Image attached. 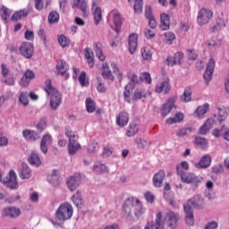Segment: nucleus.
Masks as SVG:
<instances>
[{
  "label": "nucleus",
  "instance_id": "obj_20",
  "mask_svg": "<svg viewBox=\"0 0 229 229\" xmlns=\"http://www.w3.org/2000/svg\"><path fill=\"white\" fill-rule=\"evenodd\" d=\"M216 121L213 118L208 119L202 126L199 129V135H207V132L214 128Z\"/></svg>",
  "mask_w": 229,
  "mask_h": 229
},
{
  "label": "nucleus",
  "instance_id": "obj_33",
  "mask_svg": "<svg viewBox=\"0 0 229 229\" xmlns=\"http://www.w3.org/2000/svg\"><path fill=\"white\" fill-rule=\"evenodd\" d=\"M28 15H30L29 9L20 10L13 14L11 20L14 21H21L22 17H28Z\"/></svg>",
  "mask_w": 229,
  "mask_h": 229
},
{
  "label": "nucleus",
  "instance_id": "obj_6",
  "mask_svg": "<svg viewBox=\"0 0 229 229\" xmlns=\"http://www.w3.org/2000/svg\"><path fill=\"white\" fill-rule=\"evenodd\" d=\"M177 174L181 176L183 183H199L201 180L193 173L180 172V166H177Z\"/></svg>",
  "mask_w": 229,
  "mask_h": 229
},
{
  "label": "nucleus",
  "instance_id": "obj_23",
  "mask_svg": "<svg viewBox=\"0 0 229 229\" xmlns=\"http://www.w3.org/2000/svg\"><path fill=\"white\" fill-rule=\"evenodd\" d=\"M210 164H212V157L207 154L200 158L199 164L196 165V167L198 169H207L208 167H210Z\"/></svg>",
  "mask_w": 229,
  "mask_h": 229
},
{
  "label": "nucleus",
  "instance_id": "obj_25",
  "mask_svg": "<svg viewBox=\"0 0 229 229\" xmlns=\"http://www.w3.org/2000/svg\"><path fill=\"white\" fill-rule=\"evenodd\" d=\"M80 149H81V145H80V143L78 142V139L70 140L68 143V153L70 155H75L76 153H78V151H80Z\"/></svg>",
  "mask_w": 229,
  "mask_h": 229
},
{
  "label": "nucleus",
  "instance_id": "obj_54",
  "mask_svg": "<svg viewBox=\"0 0 229 229\" xmlns=\"http://www.w3.org/2000/svg\"><path fill=\"white\" fill-rule=\"evenodd\" d=\"M191 133H192V129L188 127L177 131L176 135L177 137H185L187 135H191Z\"/></svg>",
  "mask_w": 229,
  "mask_h": 229
},
{
  "label": "nucleus",
  "instance_id": "obj_57",
  "mask_svg": "<svg viewBox=\"0 0 229 229\" xmlns=\"http://www.w3.org/2000/svg\"><path fill=\"white\" fill-rule=\"evenodd\" d=\"M47 126V118H41L37 124V129L39 130V131H42L43 130H46V127Z\"/></svg>",
  "mask_w": 229,
  "mask_h": 229
},
{
  "label": "nucleus",
  "instance_id": "obj_10",
  "mask_svg": "<svg viewBox=\"0 0 229 229\" xmlns=\"http://www.w3.org/2000/svg\"><path fill=\"white\" fill-rule=\"evenodd\" d=\"M215 67H216V61H214V59H209L206 71L203 74V78L206 81V85H208V83H210V81H212V75L214 74Z\"/></svg>",
  "mask_w": 229,
  "mask_h": 229
},
{
  "label": "nucleus",
  "instance_id": "obj_18",
  "mask_svg": "<svg viewBox=\"0 0 229 229\" xmlns=\"http://www.w3.org/2000/svg\"><path fill=\"white\" fill-rule=\"evenodd\" d=\"M72 8L73 10H80L82 12L83 15H87V1L86 0H73L72 4Z\"/></svg>",
  "mask_w": 229,
  "mask_h": 229
},
{
  "label": "nucleus",
  "instance_id": "obj_17",
  "mask_svg": "<svg viewBox=\"0 0 229 229\" xmlns=\"http://www.w3.org/2000/svg\"><path fill=\"white\" fill-rule=\"evenodd\" d=\"M56 71L57 74L60 76H64V78H69V73H67V71H69V64H67V62L64 60H59L57 61L56 64Z\"/></svg>",
  "mask_w": 229,
  "mask_h": 229
},
{
  "label": "nucleus",
  "instance_id": "obj_28",
  "mask_svg": "<svg viewBox=\"0 0 229 229\" xmlns=\"http://www.w3.org/2000/svg\"><path fill=\"white\" fill-rule=\"evenodd\" d=\"M22 135L26 140H30V142H35V140L40 139V136L31 130H24Z\"/></svg>",
  "mask_w": 229,
  "mask_h": 229
},
{
  "label": "nucleus",
  "instance_id": "obj_64",
  "mask_svg": "<svg viewBox=\"0 0 229 229\" xmlns=\"http://www.w3.org/2000/svg\"><path fill=\"white\" fill-rule=\"evenodd\" d=\"M205 229H217V222H216V221L209 222L205 226Z\"/></svg>",
  "mask_w": 229,
  "mask_h": 229
},
{
  "label": "nucleus",
  "instance_id": "obj_1",
  "mask_svg": "<svg viewBox=\"0 0 229 229\" xmlns=\"http://www.w3.org/2000/svg\"><path fill=\"white\" fill-rule=\"evenodd\" d=\"M123 212L127 217L131 216L133 213L136 217H140L144 214V207L139 199L131 198L124 202Z\"/></svg>",
  "mask_w": 229,
  "mask_h": 229
},
{
  "label": "nucleus",
  "instance_id": "obj_52",
  "mask_svg": "<svg viewBox=\"0 0 229 229\" xmlns=\"http://www.w3.org/2000/svg\"><path fill=\"white\" fill-rule=\"evenodd\" d=\"M19 101L23 106L30 105V99L28 98V92H21L19 96Z\"/></svg>",
  "mask_w": 229,
  "mask_h": 229
},
{
  "label": "nucleus",
  "instance_id": "obj_40",
  "mask_svg": "<svg viewBox=\"0 0 229 229\" xmlns=\"http://www.w3.org/2000/svg\"><path fill=\"white\" fill-rule=\"evenodd\" d=\"M164 42L165 44H167L168 46H171L174 40H176V35L171 31L165 32L164 34Z\"/></svg>",
  "mask_w": 229,
  "mask_h": 229
},
{
  "label": "nucleus",
  "instance_id": "obj_38",
  "mask_svg": "<svg viewBox=\"0 0 229 229\" xmlns=\"http://www.w3.org/2000/svg\"><path fill=\"white\" fill-rule=\"evenodd\" d=\"M223 28H226V21L225 20L218 18L216 20V25L211 29L212 33H217V31H221Z\"/></svg>",
  "mask_w": 229,
  "mask_h": 229
},
{
  "label": "nucleus",
  "instance_id": "obj_61",
  "mask_svg": "<svg viewBox=\"0 0 229 229\" xmlns=\"http://www.w3.org/2000/svg\"><path fill=\"white\" fill-rule=\"evenodd\" d=\"M144 198L148 203H153L155 201V195L150 191L145 192Z\"/></svg>",
  "mask_w": 229,
  "mask_h": 229
},
{
  "label": "nucleus",
  "instance_id": "obj_32",
  "mask_svg": "<svg viewBox=\"0 0 229 229\" xmlns=\"http://www.w3.org/2000/svg\"><path fill=\"white\" fill-rule=\"evenodd\" d=\"M140 55L142 60L145 62H150V60L153 58V52H151V49H149L148 47H141Z\"/></svg>",
  "mask_w": 229,
  "mask_h": 229
},
{
  "label": "nucleus",
  "instance_id": "obj_47",
  "mask_svg": "<svg viewBox=\"0 0 229 229\" xmlns=\"http://www.w3.org/2000/svg\"><path fill=\"white\" fill-rule=\"evenodd\" d=\"M86 108L89 114H92L96 110V103L91 98H86Z\"/></svg>",
  "mask_w": 229,
  "mask_h": 229
},
{
  "label": "nucleus",
  "instance_id": "obj_56",
  "mask_svg": "<svg viewBox=\"0 0 229 229\" xmlns=\"http://www.w3.org/2000/svg\"><path fill=\"white\" fill-rule=\"evenodd\" d=\"M99 149V146L98 142L91 141L88 146V151L89 153H96Z\"/></svg>",
  "mask_w": 229,
  "mask_h": 229
},
{
  "label": "nucleus",
  "instance_id": "obj_5",
  "mask_svg": "<svg viewBox=\"0 0 229 229\" xmlns=\"http://www.w3.org/2000/svg\"><path fill=\"white\" fill-rule=\"evenodd\" d=\"M212 17H214V13H212V11L207 8H202L199 11L197 24H199V26H205V24L210 22Z\"/></svg>",
  "mask_w": 229,
  "mask_h": 229
},
{
  "label": "nucleus",
  "instance_id": "obj_3",
  "mask_svg": "<svg viewBox=\"0 0 229 229\" xmlns=\"http://www.w3.org/2000/svg\"><path fill=\"white\" fill-rule=\"evenodd\" d=\"M131 90H133L132 84H127L125 86V91L123 92V97L127 103H131L132 100L138 101V99H142L151 94L146 88L140 87L134 90L133 98H131Z\"/></svg>",
  "mask_w": 229,
  "mask_h": 229
},
{
  "label": "nucleus",
  "instance_id": "obj_24",
  "mask_svg": "<svg viewBox=\"0 0 229 229\" xmlns=\"http://www.w3.org/2000/svg\"><path fill=\"white\" fill-rule=\"evenodd\" d=\"M34 78H35V72H33L32 70H27L21 80V87H28L31 80H33Z\"/></svg>",
  "mask_w": 229,
  "mask_h": 229
},
{
  "label": "nucleus",
  "instance_id": "obj_60",
  "mask_svg": "<svg viewBox=\"0 0 229 229\" xmlns=\"http://www.w3.org/2000/svg\"><path fill=\"white\" fill-rule=\"evenodd\" d=\"M140 79L146 83H151V75L149 72H143L140 74Z\"/></svg>",
  "mask_w": 229,
  "mask_h": 229
},
{
  "label": "nucleus",
  "instance_id": "obj_63",
  "mask_svg": "<svg viewBox=\"0 0 229 229\" xmlns=\"http://www.w3.org/2000/svg\"><path fill=\"white\" fill-rule=\"evenodd\" d=\"M1 69H2V76L4 78H6V76L10 74V69H8V66L5 64H1Z\"/></svg>",
  "mask_w": 229,
  "mask_h": 229
},
{
  "label": "nucleus",
  "instance_id": "obj_42",
  "mask_svg": "<svg viewBox=\"0 0 229 229\" xmlns=\"http://www.w3.org/2000/svg\"><path fill=\"white\" fill-rule=\"evenodd\" d=\"M183 121V114L177 113L174 117L166 119V124H174L176 123H182Z\"/></svg>",
  "mask_w": 229,
  "mask_h": 229
},
{
  "label": "nucleus",
  "instance_id": "obj_16",
  "mask_svg": "<svg viewBox=\"0 0 229 229\" xmlns=\"http://www.w3.org/2000/svg\"><path fill=\"white\" fill-rule=\"evenodd\" d=\"M184 205H188L190 208H203L205 205V200L203 199V198H201V196L197 195L188 200V202Z\"/></svg>",
  "mask_w": 229,
  "mask_h": 229
},
{
  "label": "nucleus",
  "instance_id": "obj_15",
  "mask_svg": "<svg viewBox=\"0 0 229 229\" xmlns=\"http://www.w3.org/2000/svg\"><path fill=\"white\" fill-rule=\"evenodd\" d=\"M53 144V137L50 134H45L40 142V151L44 155H47L48 148Z\"/></svg>",
  "mask_w": 229,
  "mask_h": 229
},
{
  "label": "nucleus",
  "instance_id": "obj_41",
  "mask_svg": "<svg viewBox=\"0 0 229 229\" xmlns=\"http://www.w3.org/2000/svg\"><path fill=\"white\" fill-rule=\"evenodd\" d=\"M195 144L201 149H207V148H208V141H207V139L205 138L196 137Z\"/></svg>",
  "mask_w": 229,
  "mask_h": 229
},
{
  "label": "nucleus",
  "instance_id": "obj_45",
  "mask_svg": "<svg viewBox=\"0 0 229 229\" xmlns=\"http://www.w3.org/2000/svg\"><path fill=\"white\" fill-rule=\"evenodd\" d=\"M85 57L88 60V64L90 69L94 67V54L89 50V48H85Z\"/></svg>",
  "mask_w": 229,
  "mask_h": 229
},
{
  "label": "nucleus",
  "instance_id": "obj_51",
  "mask_svg": "<svg viewBox=\"0 0 229 229\" xmlns=\"http://www.w3.org/2000/svg\"><path fill=\"white\" fill-rule=\"evenodd\" d=\"M93 169L95 173H107L108 168H106V165L105 164L97 163L94 165Z\"/></svg>",
  "mask_w": 229,
  "mask_h": 229
},
{
  "label": "nucleus",
  "instance_id": "obj_50",
  "mask_svg": "<svg viewBox=\"0 0 229 229\" xmlns=\"http://www.w3.org/2000/svg\"><path fill=\"white\" fill-rule=\"evenodd\" d=\"M113 21L116 28V31H119V30H121V25L123 24V19H121V14L114 13L113 16Z\"/></svg>",
  "mask_w": 229,
  "mask_h": 229
},
{
  "label": "nucleus",
  "instance_id": "obj_43",
  "mask_svg": "<svg viewBox=\"0 0 229 229\" xmlns=\"http://www.w3.org/2000/svg\"><path fill=\"white\" fill-rule=\"evenodd\" d=\"M57 40L61 47H69V46H71V39L65 37V35L58 36Z\"/></svg>",
  "mask_w": 229,
  "mask_h": 229
},
{
  "label": "nucleus",
  "instance_id": "obj_29",
  "mask_svg": "<svg viewBox=\"0 0 229 229\" xmlns=\"http://www.w3.org/2000/svg\"><path fill=\"white\" fill-rule=\"evenodd\" d=\"M102 78H104V80L114 81V74H112V71L106 63L102 64Z\"/></svg>",
  "mask_w": 229,
  "mask_h": 229
},
{
  "label": "nucleus",
  "instance_id": "obj_34",
  "mask_svg": "<svg viewBox=\"0 0 229 229\" xmlns=\"http://www.w3.org/2000/svg\"><path fill=\"white\" fill-rule=\"evenodd\" d=\"M169 26H171V21L169 20V15L163 13L161 14V25L160 28L162 31H165L169 30Z\"/></svg>",
  "mask_w": 229,
  "mask_h": 229
},
{
  "label": "nucleus",
  "instance_id": "obj_12",
  "mask_svg": "<svg viewBox=\"0 0 229 229\" xmlns=\"http://www.w3.org/2000/svg\"><path fill=\"white\" fill-rule=\"evenodd\" d=\"M2 216L4 217H10L15 219L21 216V209L15 207H6L2 210Z\"/></svg>",
  "mask_w": 229,
  "mask_h": 229
},
{
  "label": "nucleus",
  "instance_id": "obj_7",
  "mask_svg": "<svg viewBox=\"0 0 229 229\" xmlns=\"http://www.w3.org/2000/svg\"><path fill=\"white\" fill-rule=\"evenodd\" d=\"M165 222L162 218V212H157L156 215V222H148L144 229H165Z\"/></svg>",
  "mask_w": 229,
  "mask_h": 229
},
{
  "label": "nucleus",
  "instance_id": "obj_27",
  "mask_svg": "<svg viewBox=\"0 0 229 229\" xmlns=\"http://www.w3.org/2000/svg\"><path fill=\"white\" fill-rule=\"evenodd\" d=\"M20 178H21V180H30V178H31V169L26 163L21 164Z\"/></svg>",
  "mask_w": 229,
  "mask_h": 229
},
{
  "label": "nucleus",
  "instance_id": "obj_46",
  "mask_svg": "<svg viewBox=\"0 0 229 229\" xmlns=\"http://www.w3.org/2000/svg\"><path fill=\"white\" fill-rule=\"evenodd\" d=\"M72 202L77 207H81L83 205V197H81V193L80 191H77L72 197Z\"/></svg>",
  "mask_w": 229,
  "mask_h": 229
},
{
  "label": "nucleus",
  "instance_id": "obj_31",
  "mask_svg": "<svg viewBox=\"0 0 229 229\" xmlns=\"http://www.w3.org/2000/svg\"><path fill=\"white\" fill-rule=\"evenodd\" d=\"M171 90V84H169V81H165L161 84H157L156 86V92L158 94H161V92H164V94H167Z\"/></svg>",
  "mask_w": 229,
  "mask_h": 229
},
{
  "label": "nucleus",
  "instance_id": "obj_48",
  "mask_svg": "<svg viewBox=\"0 0 229 229\" xmlns=\"http://www.w3.org/2000/svg\"><path fill=\"white\" fill-rule=\"evenodd\" d=\"M139 133V127L135 125L134 123H130V126L126 131L127 137H133L134 135H137Z\"/></svg>",
  "mask_w": 229,
  "mask_h": 229
},
{
  "label": "nucleus",
  "instance_id": "obj_55",
  "mask_svg": "<svg viewBox=\"0 0 229 229\" xmlns=\"http://www.w3.org/2000/svg\"><path fill=\"white\" fill-rule=\"evenodd\" d=\"M144 3L142 0H134V12L135 13H142Z\"/></svg>",
  "mask_w": 229,
  "mask_h": 229
},
{
  "label": "nucleus",
  "instance_id": "obj_9",
  "mask_svg": "<svg viewBox=\"0 0 229 229\" xmlns=\"http://www.w3.org/2000/svg\"><path fill=\"white\" fill-rule=\"evenodd\" d=\"M35 49L31 43L24 42L20 46L21 55H23L24 58L30 60L33 56Z\"/></svg>",
  "mask_w": 229,
  "mask_h": 229
},
{
  "label": "nucleus",
  "instance_id": "obj_14",
  "mask_svg": "<svg viewBox=\"0 0 229 229\" xmlns=\"http://www.w3.org/2000/svg\"><path fill=\"white\" fill-rule=\"evenodd\" d=\"M174 103H176V97H172L163 105L161 109L162 117H167L171 114V110L174 108Z\"/></svg>",
  "mask_w": 229,
  "mask_h": 229
},
{
  "label": "nucleus",
  "instance_id": "obj_37",
  "mask_svg": "<svg viewBox=\"0 0 229 229\" xmlns=\"http://www.w3.org/2000/svg\"><path fill=\"white\" fill-rule=\"evenodd\" d=\"M102 47H103V46L101 45V43H94L93 44V49L96 53V55L98 58V60H100L101 62H104L105 55H103Z\"/></svg>",
  "mask_w": 229,
  "mask_h": 229
},
{
  "label": "nucleus",
  "instance_id": "obj_39",
  "mask_svg": "<svg viewBox=\"0 0 229 229\" xmlns=\"http://www.w3.org/2000/svg\"><path fill=\"white\" fill-rule=\"evenodd\" d=\"M191 99H192V89L191 88H186L183 94L181 96V101L189 103Z\"/></svg>",
  "mask_w": 229,
  "mask_h": 229
},
{
  "label": "nucleus",
  "instance_id": "obj_62",
  "mask_svg": "<svg viewBox=\"0 0 229 229\" xmlns=\"http://www.w3.org/2000/svg\"><path fill=\"white\" fill-rule=\"evenodd\" d=\"M223 171H225V168L221 164L216 165L212 167V172L216 174H219V173H223Z\"/></svg>",
  "mask_w": 229,
  "mask_h": 229
},
{
  "label": "nucleus",
  "instance_id": "obj_4",
  "mask_svg": "<svg viewBox=\"0 0 229 229\" xmlns=\"http://www.w3.org/2000/svg\"><path fill=\"white\" fill-rule=\"evenodd\" d=\"M72 214H74L72 205H71L69 202H64L61 204L55 211V217L58 221L64 223L65 221H69V219L72 217Z\"/></svg>",
  "mask_w": 229,
  "mask_h": 229
},
{
  "label": "nucleus",
  "instance_id": "obj_11",
  "mask_svg": "<svg viewBox=\"0 0 229 229\" xmlns=\"http://www.w3.org/2000/svg\"><path fill=\"white\" fill-rule=\"evenodd\" d=\"M80 183H81V177L78 174L72 175L66 180V185L72 192L80 187Z\"/></svg>",
  "mask_w": 229,
  "mask_h": 229
},
{
  "label": "nucleus",
  "instance_id": "obj_35",
  "mask_svg": "<svg viewBox=\"0 0 229 229\" xmlns=\"http://www.w3.org/2000/svg\"><path fill=\"white\" fill-rule=\"evenodd\" d=\"M208 110H210V105L208 103H205L204 105L197 107L195 114L197 117H203Z\"/></svg>",
  "mask_w": 229,
  "mask_h": 229
},
{
  "label": "nucleus",
  "instance_id": "obj_19",
  "mask_svg": "<svg viewBox=\"0 0 229 229\" xmlns=\"http://www.w3.org/2000/svg\"><path fill=\"white\" fill-rule=\"evenodd\" d=\"M165 178V172L164 170H159L153 176V185L154 187L160 188L162 187V183L164 182V179Z\"/></svg>",
  "mask_w": 229,
  "mask_h": 229
},
{
  "label": "nucleus",
  "instance_id": "obj_2",
  "mask_svg": "<svg viewBox=\"0 0 229 229\" xmlns=\"http://www.w3.org/2000/svg\"><path fill=\"white\" fill-rule=\"evenodd\" d=\"M44 90L50 98V108L56 110L58 106L62 105V94L58 92V89L53 87L51 80L46 81Z\"/></svg>",
  "mask_w": 229,
  "mask_h": 229
},
{
  "label": "nucleus",
  "instance_id": "obj_44",
  "mask_svg": "<svg viewBox=\"0 0 229 229\" xmlns=\"http://www.w3.org/2000/svg\"><path fill=\"white\" fill-rule=\"evenodd\" d=\"M60 21V14L56 11H52L48 14L49 24H56Z\"/></svg>",
  "mask_w": 229,
  "mask_h": 229
},
{
  "label": "nucleus",
  "instance_id": "obj_22",
  "mask_svg": "<svg viewBox=\"0 0 229 229\" xmlns=\"http://www.w3.org/2000/svg\"><path fill=\"white\" fill-rule=\"evenodd\" d=\"M184 212H185V221L186 225L189 226H192L194 225V212L192 211V208L189 207V205L183 206Z\"/></svg>",
  "mask_w": 229,
  "mask_h": 229
},
{
  "label": "nucleus",
  "instance_id": "obj_30",
  "mask_svg": "<svg viewBox=\"0 0 229 229\" xmlns=\"http://www.w3.org/2000/svg\"><path fill=\"white\" fill-rule=\"evenodd\" d=\"M28 160L30 165H35L36 167L42 165V161L40 160V157L37 151H32Z\"/></svg>",
  "mask_w": 229,
  "mask_h": 229
},
{
  "label": "nucleus",
  "instance_id": "obj_58",
  "mask_svg": "<svg viewBox=\"0 0 229 229\" xmlns=\"http://www.w3.org/2000/svg\"><path fill=\"white\" fill-rule=\"evenodd\" d=\"M79 81L82 87H85L87 83H89V81H87V73L85 72H82L79 76Z\"/></svg>",
  "mask_w": 229,
  "mask_h": 229
},
{
  "label": "nucleus",
  "instance_id": "obj_53",
  "mask_svg": "<svg viewBox=\"0 0 229 229\" xmlns=\"http://www.w3.org/2000/svg\"><path fill=\"white\" fill-rule=\"evenodd\" d=\"M93 15H94L95 24L96 26H98V24H99V22L101 21V17H102L101 7H96Z\"/></svg>",
  "mask_w": 229,
  "mask_h": 229
},
{
  "label": "nucleus",
  "instance_id": "obj_49",
  "mask_svg": "<svg viewBox=\"0 0 229 229\" xmlns=\"http://www.w3.org/2000/svg\"><path fill=\"white\" fill-rule=\"evenodd\" d=\"M134 142L137 144L140 149H146L149 146V142L142 138H136Z\"/></svg>",
  "mask_w": 229,
  "mask_h": 229
},
{
  "label": "nucleus",
  "instance_id": "obj_13",
  "mask_svg": "<svg viewBox=\"0 0 229 229\" xmlns=\"http://www.w3.org/2000/svg\"><path fill=\"white\" fill-rule=\"evenodd\" d=\"M4 185H6L9 189H17L19 182H17V174L13 170L9 172V177L7 180L3 181Z\"/></svg>",
  "mask_w": 229,
  "mask_h": 229
},
{
  "label": "nucleus",
  "instance_id": "obj_36",
  "mask_svg": "<svg viewBox=\"0 0 229 229\" xmlns=\"http://www.w3.org/2000/svg\"><path fill=\"white\" fill-rule=\"evenodd\" d=\"M57 171L54 170L52 174L47 177V181L53 187H58L60 185V179L58 178Z\"/></svg>",
  "mask_w": 229,
  "mask_h": 229
},
{
  "label": "nucleus",
  "instance_id": "obj_59",
  "mask_svg": "<svg viewBox=\"0 0 229 229\" xmlns=\"http://www.w3.org/2000/svg\"><path fill=\"white\" fill-rule=\"evenodd\" d=\"M65 135L69 139V141L71 140H74L76 139H79L78 135H76L72 131H71V129H66L65 130Z\"/></svg>",
  "mask_w": 229,
  "mask_h": 229
},
{
  "label": "nucleus",
  "instance_id": "obj_8",
  "mask_svg": "<svg viewBox=\"0 0 229 229\" xmlns=\"http://www.w3.org/2000/svg\"><path fill=\"white\" fill-rule=\"evenodd\" d=\"M162 219L170 229H176V226H178V216L175 213L168 212Z\"/></svg>",
  "mask_w": 229,
  "mask_h": 229
},
{
  "label": "nucleus",
  "instance_id": "obj_26",
  "mask_svg": "<svg viewBox=\"0 0 229 229\" xmlns=\"http://www.w3.org/2000/svg\"><path fill=\"white\" fill-rule=\"evenodd\" d=\"M128 121H130V116L126 112L119 113L118 116L116 117V124L120 126V128H124L128 124Z\"/></svg>",
  "mask_w": 229,
  "mask_h": 229
},
{
  "label": "nucleus",
  "instance_id": "obj_21",
  "mask_svg": "<svg viewBox=\"0 0 229 229\" xmlns=\"http://www.w3.org/2000/svg\"><path fill=\"white\" fill-rule=\"evenodd\" d=\"M139 40V36L135 33H132L129 36V53L134 55L137 51V44Z\"/></svg>",
  "mask_w": 229,
  "mask_h": 229
}]
</instances>
